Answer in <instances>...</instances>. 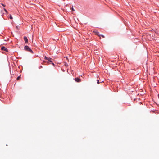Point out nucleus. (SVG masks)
<instances>
[{"instance_id": "f03ea898", "label": "nucleus", "mask_w": 159, "mask_h": 159, "mask_svg": "<svg viewBox=\"0 0 159 159\" xmlns=\"http://www.w3.org/2000/svg\"><path fill=\"white\" fill-rule=\"evenodd\" d=\"M1 49L2 50L4 51H5V52H8V49L7 48H6V47H5L4 46L2 47H1Z\"/></svg>"}, {"instance_id": "423d86ee", "label": "nucleus", "mask_w": 159, "mask_h": 159, "mask_svg": "<svg viewBox=\"0 0 159 159\" xmlns=\"http://www.w3.org/2000/svg\"><path fill=\"white\" fill-rule=\"evenodd\" d=\"M51 58H48V60H48V62H52V61H51Z\"/></svg>"}, {"instance_id": "9b49d317", "label": "nucleus", "mask_w": 159, "mask_h": 159, "mask_svg": "<svg viewBox=\"0 0 159 159\" xmlns=\"http://www.w3.org/2000/svg\"><path fill=\"white\" fill-rule=\"evenodd\" d=\"M42 68V66H40L39 67V69H41V68Z\"/></svg>"}, {"instance_id": "9d476101", "label": "nucleus", "mask_w": 159, "mask_h": 159, "mask_svg": "<svg viewBox=\"0 0 159 159\" xmlns=\"http://www.w3.org/2000/svg\"><path fill=\"white\" fill-rule=\"evenodd\" d=\"M3 9H4V11H5V12L6 13H7V10L5 8H4Z\"/></svg>"}, {"instance_id": "2eb2a0df", "label": "nucleus", "mask_w": 159, "mask_h": 159, "mask_svg": "<svg viewBox=\"0 0 159 159\" xmlns=\"http://www.w3.org/2000/svg\"><path fill=\"white\" fill-rule=\"evenodd\" d=\"M2 5L3 7H5V5H4V4H2Z\"/></svg>"}, {"instance_id": "f257e3e1", "label": "nucleus", "mask_w": 159, "mask_h": 159, "mask_svg": "<svg viewBox=\"0 0 159 159\" xmlns=\"http://www.w3.org/2000/svg\"><path fill=\"white\" fill-rule=\"evenodd\" d=\"M24 49L25 51H28V52H30L31 53H33V51L28 46H25Z\"/></svg>"}, {"instance_id": "20e7f679", "label": "nucleus", "mask_w": 159, "mask_h": 159, "mask_svg": "<svg viewBox=\"0 0 159 159\" xmlns=\"http://www.w3.org/2000/svg\"><path fill=\"white\" fill-rule=\"evenodd\" d=\"M24 40L25 42V43H26L28 42V39H27V38L26 36H24Z\"/></svg>"}, {"instance_id": "f8f14e48", "label": "nucleus", "mask_w": 159, "mask_h": 159, "mask_svg": "<svg viewBox=\"0 0 159 159\" xmlns=\"http://www.w3.org/2000/svg\"><path fill=\"white\" fill-rule=\"evenodd\" d=\"M97 84H99V80H97Z\"/></svg>"}, {"instance_id": "4468645a", "label": "nucleus", "mask_w": 159, "mask_h": 159, "mask_svg": "<svg viewBox=\"0 0 159 159\" xmlns=\"http://www.w3.org/2000/svg\"><path fill=\"white\" fill-rule=\"evenodd\" d=\"M51 62L50 64H52L53 66L54 65V64L52 62Z\"/></svg>"}, {"instance_id": "39448f33", "label": "nucleus", "mask_w": 159, "mask_h": 159, "mask_svg": "<svg viewBox=\"0 0 159 159\" xmlns=\"http://www.w3.org/2000/svg\"><path fill=\"white\" fill-rule=\"evenodd\" d=\"M94 32L95 33V34L98 36H99V33L97 31H94Z\"/></svg>"}, {"instance_id": "dca6fc26", "label": "nucleus", "mask_w": 159, "mask_h": 159, "mask_svg": "<svg viewBox=\"0 0 159 159\" xmlns=\"http://www.w3.org/2000/svg\"><path fill=\"white\" fill-rule=\"evenodd\" d=\"M72 10L73 11H75V10L73 8H72Z\"/></svg>"}, {"instance_id": "1a4fd4ad", "label": "nucleus", "mask_w": 159, "mask_h": 159, "mask_svg": "<svg viewBox=\"0 0 159 159\" xmlns=\"http://www.w3.org/2000/svg\"><path fill=\"white\" fill-rule=\"evenodd\" d=\"M48 57H46V56H45V57H44V59H45V60H48Z\"/></svg>"}, {"instance_id": "ddd939ff", "label": "nucleus", "mask_w": 159, "mask_h": 159, "mask_svg": "<svg viewBox=\"0 0 159 159\" xmlns=\"http://www.w3.org/2000/svg\"><path fill=\"white\" fill-rule=\"evenodd\" d=\"M20 76H18L17 78V79L19 80L20 78Z\"/></svg>"}, {"instance_id": "6e6552de", "label": "nucleus", "mask_w": 159, "mask_h": 159, "mask_svg": "<svg viewBox=\"0 0 159 159\" xmlns=\"http://www.w3.org/2000/svg\"><path fill=\"white\" fill-rule=\"evenodd\" d=\"M99 37H100V36H102V37L103 38H104V36L103 35H99Z\"/></svg>"}, {"instance_id": "0eeeda50", "label": "nucleus", "mask_w": 159, "mask_h": 159, "mask_svg": "<svg viewBox=\"0 0 159 159\" xmlns=\"http://www.w3.org/2000/svg\"><path fill=\"white\" fill-rule=\"evenodd\" d=\"M9 17H10V18L11 19H12V16H11V15H10Z\"/></svg>"}, {"instance_id": "7ed1b4c3", "label": "nucleus", "mask_w": 159, "mask_h": 159, "mask_svg": "<svg viewBox=\"0 0 159 159\" xmlns=\"http://www.w3.org/2000/svg\"><path fill=\"white\" fill-rule=\"evenodd\" d=\"M75 80L77 82H80L81 81L80 79L78 77L76 78L75 79Z\"/></svg>"}]
</instances>
